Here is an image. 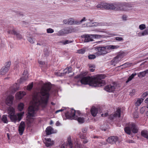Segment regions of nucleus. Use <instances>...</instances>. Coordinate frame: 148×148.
<instances>
[{"label": "nucleus", "instance_id": "obj_37", "mask_svg": "<svg viewBox=\"0 0 148 148\" xmlns=\"http://www.w3.org/2000/svg\"><path fill=\"white\" fill-rule=\"evenodd\" d=\"M33 82H32L30 84L28 85L27 87V89L28 90H31L33 87Z\"/></svg>", "mask_w": 148, "mask_h": 148}, {"label": "nucleus", "instance_id": "obj_60", "mask_svg": "<svg viewBox=\"0 0 148 148\" xmlns=\"http://www.w3.org/2000/svg\"><path fill=\"white\" fill-rule=\"evenodd\" d=\"M122 19L124 20H126L127 18V16H123L122 17Z\"/></svg>", "mask_w": 148, "mask_h": 148}, {"label": "nucleus", "instance_id": "obj_43", "mask_svg": "<svg viewBox=\"0 0 148 148\" xmlns=\"http://www.w3.org/2000/svg\"><path fill=\"white\" fill-rule=\"evenodd\" d=\"M49 51L47 49L45 50L44 54L46 57L49 56Z\"/></svg>", "mask_w": 148, "mask_h": 148}, {"label": "nucleus", "instance_id": "obj_7", "mask_svg": "<svg viewBox=\"0 0 148 148\" xmlns=\"http://www.w3.org/2000/svg\"><path fill=\"white\" fill-rule=\"evenodd\" d=\"M117 4L114 5L112 4H109L107 3H103L102 4H99L96 7L98 8H104L106 9L116 10H123V8H121L120 7L118 6V8H116Z\"/></svg>", "mask_w": 148, "mask_h": 148}, {"label": "nucleus", "instance_id": "obj_56", "mask_svg": "<svg viewBox=\"0 0 148 148\" xmlns=\"http://www.w3.org/2000/svg\"><path fill=\"white\" fill-rule=\"evenodd\" d=\"M77 147H79V148H82V145L80 144L77 143Z\"/></svg>", "mask_w": 148, "mask_h": 148}, {"label": "nucleus", "instance_id": "obj_53", "mask_svg": "<svg viewBox=\"0 0 148 148\" xmlns=\"http://www.w3.org/2000/svg\"><path fill=\"white\" fill-rule=\"evenodd\" d=\"M100 129L101 130L104 131H106V127H104L103 126H101L100 127Z\"/></svg>", "mask_w": 148, "mask_h": 148}, {"label": "nucleus", "instance_id": "obj_20", "mask_svg": "<svg viewBox=\"0 0 148 148\" xmlns=\"http://www.w3.org/2000/svg\"><path fill=\"white\" fill-rule=\"evenodd\" d=\"M148 73V69H147L145 71L140 72L138 74V76L140 78H142L145 76V75Z\"/></svg>", "mask_w": 148, "mask_h": 148}, {"label": "nucleus", "instance_id": "obj_44", "mask_svg": "<svg viewBox=\"0 0 148 148\" xmlns=\"http://www.w3.org/2000/svg\"><path fill=\"white\" fill-rule=\"evenodd\" d=\"M115 117L114 114H111L109 116V119L111 120H113L115 118Z\"/></svg>", "mask_w": 148, "mask_h": 148}, {"label": "nucleus", "instance_id": "obj_29", "mask_svg": "<svg viewBox=\"0 0 148 148\" xmlns=\"http://www.w3.org/2000/svg\"><path fill=\"white\" fill-rule=\"evenodd\" d=\"M143 99L141 98L138 99L137 100V101L136 103V106H139L142 103L143 101Z\"/></svg>", "mask_w": 148, "mask_h": 148}, {"label": "nucleus", "instance_id": "obj_23", "mask_svg": "<svg viewBox=\"0 0 148 148\" xmlns=\"http://www.w3.org/2000/svg\"><path fill=\"white\" fill-rule=\"evenodd\" d=\"M25 95V92L20 91L16 93V96L18 99H21Z\"/></svg>", "mask_w": 148, "mask_h": 148}, {"label": "nucleus", "instance_id": "obj_31", "mask_svg": "<svg viewBox=\"0 0 148 148\" xmlns=\"http://www.w3.org/2000/svg\"><path fill=\"white\" fill-rule=\"evenodd\" d=\"M64 34H65V33L64 29L60 30L58 33V36H62Z\"/></svg>", "mask_w": 148, "mask_h": 148}, {"label": "nucleus", "instance_id": "obj_15", "mask_svg": "<svg viewBox=\"0 0 148 148\" xmlns=\"http://www.w3.org/2000/svg\"><path fill=\"white\" fill-rule=\"evenodd\" d=\"M118 139V138L116 136H112L109 137L107 140V142L112 144L114 143L117 141Z\"/></svg>", "mask_w": 148, "mask_h": 148}, {"label": "nucleus", "instance_id": "obj_11", "mask_svg": "<svg viewBox=\"0 0 148 148\" xmlns=\"http://www.w3.org/2000/svg\"><path fill=\"white\" fill-rule=\"evenodd\" d=\"M92 34H85L82 35L81 37L84 39V42H88L93 41Z\"/></svg>", "mask_w": 148, "mask_h": 148}, {"label": "nucleus", "instance_id": "obj_13", "mask_svg": "<svg viewBox=\"0 0 148 148\" xmlns=\"http://www.w3.org/2000/svg\"><path fill=\"white\" fill-rule=\"evenodd\" d=\"M28 116L29 117H33L35 114L34 108L33 106H30L29 107L27 112Z\"/></svg>", "mask_w": 148, "mask_h": 148}, {"label": "nucleus", "instance_id": "obj_50", "mask_svg": "<svg viewBox=\"0 0 148 148\" xmlns=\"http://www.w3.org/2000/svg\"><path fill=\"white\" fill-rule=\"evenodd\" d=\"M148 95V92L146 91L144 92L142 95V96L144 97Z\"/></svg>", "mask_w": 148, "mask_h": 148}, {"label": "nucleus", "instance_id": "obj_39", "mask_svg": "<svg viewBox=\"0 0 148 148\" xmlns=\"http://www.w3.org/2000/svg\"><path fill=\"white\" fill-rule=\"evenodd\" d=\"M47 32L48 33L51 34L54 32V30L52 29L49 28L47 29Z\"/></svg>", "mask_w": 148, "mask_h": 148}, {"label": "nucleus", "instance_id": "obj_2", "mask_svg": "<svg viewBox=\"0 0 148 148\" xmlns=\"http://www.w3.org/2000/svg\"><path fill=\"white\" fill-rule=\"evenodd\" d=\"M14 98V97L12 95L9 96L6 99L5 103L7 105L9 106L7 109V112L8 114V116L11 121L15 123L17 120L19 121L21 120L22 116L24 113L22 114H18L17 116L15 114L14 109L12 107L10 106L13 103Z\"/></svg>", "mask_w": 148, "mask_h": 148}, {"label": "nucleus", "instance_id": "obj_41", "mask_svg": "<svg viewBox=\"0 0 148 148\" xmlns=\"http://www.w3.org/2000/svg\"><path fill=\"white\" fill-rule=\"evenodd\" d=\"M146 107L145 106H143L140 109V112L141 114H143L144 113L145 111Z\"/></svg>", "mask_w": 148, "mask_h": 148}, {"label": "nucleus", "instance_id": "obj_19", "mask_svg": "<svg viewBox=\"0 0 148 148\" xmlns=\"http://www.w3.org/2000/svg\"><path fill=\"white\" fill-rule=\"evenodd\" d=\"M25 74V75H23L22 77L21 78H20V83L22 82L23 81L26 80L28 78V75L27 74V71H25L23 73V75Z\"/></svg>", "mask_w": 148, "mask_h": 148}, {"label": "nucleus", "instance_id": "obj_4", "mask_svg": "<svg viewBox=\"0 0 148 148\" xmlns=\"http://www.w3.org/2000/svg\"><path fill=\"white\" fill-rule=\"evenodd\" d=\"M76 111L72 108L67 111L65 115L67 119L72 120L74 119L77 120L79 123H82L84 121V119L83 117H78L75 115Z\"/></svg>", "mask_w": 148, "mask_h": 148}, {"label": "nucleus", "instance_id": "obj_57", "mask_svg": "<svg viewBox=\"0 0 148 148\" xmlns=\"http://www.w3.org/2000/svg\"><path fill=\"white\" fill-rule=\"evenodd\" d=\"M137 75L136 73H133L131 75H130L131 77L133 79L134 76H135Z\"/></svg>", "mask_w": 148, "mask_h": 148}, {"label": "nucleus", "instance_id": "obj_6", "mask_svg": "<svg viewBox=\"0 0 148 148\" xmlns=\"http://www.w3.org/2000/svg\"><path fill=\"white\" fill-rule=\"evenodd\" d=\"M125 132L128 134H132L131 131L134 133H137L138 131V128L137 125L134 123H129L127 126L124 128Z\"/></svg>", "mask_w": 148, "mask_h": 148}, {"label": "nucleus", "instance_id": "obj_24", "mask_svg": "<svg viewBox=\"0 0 148 148\" xmlns=\"http://www.w3.org/2000/svg\"><path fill=\"white\" fill-rule=\"evenodd\" d=\"M132 63H130L129 62H126L123 64L121 65V66H117L118 67H122V68H125L126 67H130L131 65L132 64Z\"/></svg>", "mask_w": 148, "mask_h": 148}, {"label": "nucleus", "instance_id": "obj_45", "mask_svg": "<svg viewBox=\"0 0 148 148\" xmlns=\"http://www.w3.org/2000/svg\"><path fill=\"white\" fill-rule=\"evenodd\" d=\"M85 52V50L84 49H81L78 50V52L80 54H83Z\"/></svg>", "mask_w": 148, "mask_h": 148}, {"label": "nucleus", "instance_id": "obj_40", "mask_svg": "<svg viewBox=\"0 0 148 148\" xmlns=\"http://www.w3.org/2000/svg\"><path fill=\"white\" fill-rule=\"evenodd\" d=\"M88 58L89 59H93L96 58V56L94 54H92L88 56Z\"/></svg>", "mask_w": 148, "mask_h": 148}, {"label": "nucleus", "instance_id": "obj_38", "mask_svg": "<svg viewBox=\"0 0 148 148\" xmlns=\"http://www.w3.org/2000/svg\"><path fill=\"white\" fill-rule=\"evenodd\" d=\"M148 34V29L145 30L142 33V36L146 35Z\"/></svg>", "mask_w": 148, "mask_h": 148}, {"label": "nucleus", "instance_id": "obj_16", "mask_svg": "<svg viewBox=\"0 0 148 148\" xmlns=\"http://www.w3.org/2000/svg\"><path fill=\"white\" fill-rule=\"evenodd\" d=\"M45 132L46 134L47 135H50L51 134L56 133V132H54L53 129L52 127L50 126L48 127L47 128Z\"/></svg>", "mask_w": 148, "mask_h": 148}, {"label": "nucleus", "instance_id": "obj_48", "mask_svg": "<svg viewBox=\"0 0 148 148\" xmlns=\"http://www.w3.org/2000/svg\"><path fill=\"white\" fill-rule=\"evenodd\" d=\"M115 39L116 40H118V41H123V39L122 38L120 37H116Z\"/></svg>", "mask_w": 148, "mask_h": 148}, {"label": "nucleus", "instance_id": "obj_36", "mask_svg": "<svg viewBox=\"0 0 148 148\" xmlns=\"http://www.w3.org/2000/svg\"><path fill=\"white\" fill-rule=\"evenodd\" d=\"M14 35H15L17 38H18L19 39H20L22 38V36L20 34L16 31Z\"/></svg>", "mask_w": 148, "mask_h": 148}, {"label": "nucleus", "instance_id": "obj_33", "mask_svg": "<svg viewBox=\"0 0 148 148\" xmlns=\"http://www.w3.org/2000/svg\"><path fill=\"white\" fill-rule=\"evenodd\" d=\"M70 137L68 138V145L70 148H72L73 147V144L71 142Z\"/></svg>", "mask_w": 148, "mask_h": 148}, {"label": "nucleus", "instance_id": "obj_61", "mask_svg": "<svg viewBox=\"0 0 148 148\" xmlns=\"http://www.w3.org/2000/svg\"><path fill=\"white\" fill-rule=\"evenodd\" d=\"M94 68H90V69H89V70L91 71V72H94L95 70V69H94Z\"/></svg>", "mask_w": 148, "mask_h": 148}, {"label": "nucleus", "instance_id": "obj_3", "mask_svg": "<svg viewBox=\"0 0 148 148\" xmlns=\"http://www.w3.org/2000/svg\"><path fill=\"white\" fill-rule=\"evenodd\" d=\"M51 87L49 85H45L41 88L39 92H37L34 95L36 100L40 98L45 104H47L50 95L49 92Z\"/></svg>", "mask_w": 148, "mask_h": 148}, {"label": "nucleus", "instance_id": "obj_30", "mask_svg": "<svg viewBox=\"0 0 148 148\" xmlns=\"http://www.w3.org/2000/svg\"><path fill=\"white\" fill-rule=\"evenodd\" d=\"M60 42L62 43L63 45H65L72 42V41L68 40H66L65 41H60Z\"/></svg>", "mask_w": 148, "mask_h": 148}, {"label": "nucleus", "instance_id": "obj_34", "mask_svg": "<svg viewBox=\"0 0 148 148\" xmlns=\"http://www.w3.org/2000/svg\"><path fill=\"white\" fill-rule=\"evenodd\" d=\"M93 38H95L98 39L102 37L103 35L98 34H92Z\"/></svg>", "mask_w": 148, "mask_h": 148}, {"label": "nucleus", "instance_id": "obj_5", "mask_svg": "<svg viewBox=\"0 0 148 148\" xmlns=\"http://www.w3.org/2000/svg\"><path fill=\"white\" fill-rule=\"evenodd\" d=\"M119 46L118 45H109L105 47L97 46L96 49L97 50V53L99 56L108 53L106 49H112L118 48Z\"/></svg>", "mask_w": 148, "mask_h": 148}, {"label": "nucleus", "instance_id": "obj_18", "mask_svg": "<svg viewBox=\"0 0 148 148\" xmlns=\"http://www.w3.org/2000/svg\"><path fill=\"white\" fill-rule=\"evenodd\" d=\"M45 140L47 142L45 143L46 146L50 147L54 144V142L53 141H51L50 138H45Z\"/></svg>", "mask_w": 148, "mask_h": 148}, {"label": "nucleus", "instance_id": "obj_63", "mask_svg": "<svg viewBox=\"0 0 148 148\" xmlns=\"http://www.w3.org/2000/svg\"><path fill=\"white\" fill-rule=\"evenodd\" d=\"M132 92H130V95H132V93H134V92H135V90H132Z\"/></svg>", "mask_w": 148, "mask_h": 148}, {"label": "nucleus", "instance_id": "obj_55", "mask_svg": "<svg viewBox=\"0 0 148 148\" xmlns=\"http://www.w3.org/2000/svg\"><path fill=\"white\" fill-rule=\"evenodd\" d=\"M127 142L129 143H134V141L133 140H127Z\"/></svg>", "mask_w": 148, "mask_h": 148}, {"label": "nucleus", "instance_id": "obj_12", "mask_svg": "<svg viewBox=\"0 0 148 148\" xmlns=\"http://www.w3.org/2000/svg\"><path fill=\"white\" fill-rule=\"evenodd\" d=\"M25 127V123L24 122L21 121L18 127V131L20 135H22L24 131Z\"/></svg>", "mask_w": 148, "mask_h": 148}, {"label": "nucleus", "instance_id": "obj_54", "mask_svg": "<svg viewBox=\"0 0 148 148\" xmlns=\"http://www.w3.org/2000/svg\"><path fill=\"white\" fill-rule=\"evenodd\" d=\"M87 129L86 128H83L82 129V132L83 133H86L87 131Z\"/></svg>", "mask_w": 148, "mask_h": 148}, {"label": "nucleus", "instance_id": "obj_49", "mask_svg": "<svg viewBox=\"0 0 148 148\" xmlns=\"http://www.w3.org/2000/svg\"><path fill=\"white\" fill-rule=\"evenodd\" d=\"M138 113L137 112H135L134 114V117L135 118H137L138 117Z\"/></svg>", "mask_w": 148, "mask_h": 148}, {"label": "nucleus", "instance_id": "obj_46", "mask_svg": "<svg viewBox=\"0 0 148 148\" xmlns=\"http://www.w3.org/2000/svg\"><path fill=\"white\" fill-rule=\"evenodd\" d=\"M16 31H15L13 29L12 30H10L8 32V33L10 34H14L15 33Z\"/></svg>", "mask_w": 148, "mask_h": 148}, {"label": "nucleus", "instance_id": "obj_10", "mask_svg": "<svg viewBox=\"0 0 148 148\" xmlns=\"http://www.w3.org/2000/svg\"><path fill=\"white\" fill-rule=\"evenodd\" d=\"M11 64L10 62H8L6 63V65L2 67L0 70V75H3L8 72L9 69Z\"/></svg>", "mask_w": 148, "mask_h": 148}, {"label": "nucleus", "instance_id": "obj_59", "mask_svg": "<svg viewBox=\"0 0 148 148\" xmlns=\"http://www.w3.org/2000/svg\"><path fill=\"white\" fill-rule=\"evenodd\" d=\"M38 63L42 65H43L44 64V62H43L41 61H38Z\"/></svg>", "mask_w": 148, "mask_h": 148}, {"label": "nucleus", "instance_id": "obj_17", "mask_svg": "<svg viewBox=\"0 0 148 148\" xmlns=\"http://www.w3.org/2000/svg\"><path fill=\"white\" fill-rule=\"evenodd\" d=\"M99 109V108H97L94 107H92L90 110V112L92 115L94 117L96 116L98 113V110Z\"/></svg>", "mask_w": 148, "mask_h": 148}, {"label": "nucleus", "instance_id": "obj_14", "mask_svg": "<svg viewBox=\"0 0 148 148\" xmlns=\"http://www.w3.org/2000/svg\"><path fill=\"white\" fill-rule=\"evenodd\" d=\"M65 34H67L72 32H75L78 30V29L77 27H67L64 29Z\"/></svg>", "mask_w": 148, "mask_h": 148}, {"label": "nucleus", "instance_id": "obj_22", "mask_svg": "<svg viewBox=\"0 0 148 148\" xmlns=\"http://www.w3.org/2000/svg\"><path fill=\"white\" fill-rule=\"evenodd\" d=\"M141 135L143 137L148 139V132L146 130H143L141 131Z\"/></svg>", "mask_w": 148, "mask_h": 148}, {"label": "nucleus", "instance_id": "obj_64", "mask_svg": "<svg viewBox=\"0 0 148 148\" xmlns=\"http://www.w3.org/2000/svg\"><path fill=\"white\" fill-rule=\"evenodd\" d=\"M145 102L146 103H148V98L145 99Z\"/></svg>", "mask_w": 148, "mask_h": 148}, {"label": "nucleus", "instance_id": "obj_35", "mask_svg": "<svg viewBox=\"0 0 148 148\" xmlns=\"http://www.w3.org/2000/svg\"><path fill=\"white\" fill-rule=\"evenodd\" d=\"M27 40L30 43H34L35 41V39H34L32 37H28L27 38Z\"/></svg>", "mask_w": 148, "mask_h": 148}, {"label": "nucleus", "instance_id": "obj_62", "mask_svg": "<svg viewBox=\"0 0 148 148\" xmlns=\"http://www.w3.org/2000/svg\"><path fill=\"white\" fill-rule=\"evenodd\" d=\"M64 110V109H61V110H57L56 111V113H58L59 112H62V111H63Z\"/></svg>", "mask_w": 148, "mask_h": 148}, {"label": "nucleus", "instance_id": "obj_9", "mask_svg": "<svg viewBox=\"0 0 148 148\" xmlns=\"http://www.w3.org/2000/svg\"><path fill=\"white\" fill-rule=\"evenodd\" d=\"M116 87V83L115 82H113L109 85L106 86L104 89L109 92H112L115 90Z\"/></svg>", "mask_w": 148, "mask_h": 148}, {"label": "nucleus", "instance_id": "obj_28", "mask_svg": "<svg viewBox=\"0 0 148 148\" xmlns=\"http://www.w3.org/2000/svg\"><path fill=\"white\" fill-rule=\"evenodd\" d=\"M18 109L20 111H22L24 108V104L23 103H20L18 105Z\"/></svg>", "mask_w": 148, "mask_h": 148}, {"label": "nucleus", "instance_id": "obj_47", "mask_svg": "<svg viewBox=\"0 0 148 148\" xmlns=\"http://www.w3.org/2000/svg\"><path fill=\"white\" fill-rule=\"evenodd\" d=\"M88 66L89 68H95V65L94 64H88Z\"/></svg>", "mask_w": 148, "mask_h": 148}, {"label": "nucleus", "instance_id": "obj_26", "mask_svg": "<svg viewBox=\"0 0 148 148\" xmlns=\"http://www.w3.org/2000/svg\"><path fill=\"white\" fill-rule=\"evenodd\" d=\"M77 22V20L74 21V19L73 18H70L68 19V25H72L76 24Z\"/></svg>", "mask_w": 148, "mask_h": 148}, {"label": "nucleus", "instance_id": "obj_8", "mask_svg": "<svg viewBox=\"0 0 148 148\" xmlns=\"http://www.w3.org/2000/svg\"><path fill=\"white\" fill-rule=\"evenodd\" d=\"M123 53H121L118 54L114 57L111 61V64L115 66L116 64L121 61V59L124 56Z\"/></svg>", "mask_w": 148, "mask_h": 148}, {"label": "nucleus", "instance_id": "obj_25", "mask_svg": "<svg viewBox=\"0 0 148 148\" xmlns=\"http://www.w3.org/2000/svg\"><path fill=\"white\" fill-rule=\"evenodd\" d=\"M72 71V69L71 67L69 66L66 68L64 70L63 73L64 74H66L67 73L69 74Z\"/></svg>", "mask_w": 148, "mask_h": 148}, {"label": "nucleus", "instance_id": "obj_32", "mask_svg": "<svg viewBox=\"0 0 148 148\" xmlns=\"http://www.w3.org/2000/svg\"><path fill=\"white\" fill-rule=\"evenodd\" d=\"M86 18L85 17H84L80 21H79L77 20V22H76V25H79L81 24L82 22L86 21Z\"/></svg>", "mask_w": 148, "mask_h": 148}, {"label": "nucleus", "instance_id": "obj_58", "mask_svg": "<svg viewBox=\"0 0 148 148\" xmlns=\"http://www.w3.org/2000/svg\"><path fill=\"white\" fill-rule=\"evenodd\" d=\"M83 139H84L83 141V142L84 143H86L88 142V141L87 140L85 139L84 138H83Z\"/></svg>", "mask_w": 148, "mask_h": 148}, {"label": "nucleus", "instance_id": "obj_1", "mask_svg": "<svg viewBox=\"0 0 148 148\" xmlns=\"http://www.w3.org/2000/svg\"><path fill=\"white\" fill-rule=\"evenodd\" d=\"M87 74V73L86 72L81 73L79 75L76 76L75 78H79V80L78 81V82H80L83 84H88L90 86L92 87H100L105 84V81L102 80L106 77L104 75H98L96 77L92 78L90 76H85Z\"/></svg>", "mask_w": 148, "mask_h": 148}, {"label": "nucleus", "instance_id": "obj_52", "mask_svg": "<svg viewBox=\"0 0 148 148\" xmlns=\"http://www.w3.org/2000/svg\"><path fill=\"white\" fill-rule=\"evenodd\" d=\"M63 23L64 24H68V19H64L63 21Z\"/></svg>", "mask_w": 148, "mask_h": 148}, {"label": "nucleus", "instance_id": "obj_21", "mask_svg": "<svg viewBox=\"0 0 148 148\" xmlns=\"http://www.w3.org/2000/svg\"><path fill=\"white\" fill-rule=\"evenodd\" d=\"M1 120L4 123H8V120L7 118V115H3L1 117Z\"/></svg>", "mask_w": 148, "mask_h": 148}, {"label": "nucleus", "instance_id": "obj_51", "mask_svg": "<svg viewBox=\"0 0 148 148\" xmlns=\"http://www.w3.org/2000/svg\"><path fill=\"white\" fill-rule=\"evenodd\" d=\"M133 79L130 76L128 78V79L127 80L126 82V83H128L129 81Z\"/></svg>", "mask_w": 148, "mask_h": 148}, {"label": "nucleus", "instance_id": "obj_27", "mask_svg": "<svg viewBox=\"0 0 148 148\" xmlns=\"http://www.w3.org/2000/svg\"><path fill=\"white\" fill-rule=\"evenodd\" d=\"M121 110L119 108L118 109L115 113L114 114L115 117L117 116H118L119 117H120L121 114Z\"/></svg>", "mask_w": 148, "mask_h": 148}, {"label": "nucleus", "instance_id": "obj_42", "mask_svg": "<svg viewBox=\"0 0 148 148\" xmlns=\"http://www.w3.org/2000/svg\"><path fill=\"white\" fill-rule=\"evenodd\" d=\"M146 27L145 25V24H141L139 26V28L141 30H142L144 29H145Z\"/></svg>", "mask_w": 148, "mask_h": 148}]
</instances>
